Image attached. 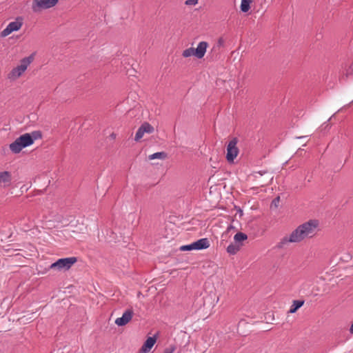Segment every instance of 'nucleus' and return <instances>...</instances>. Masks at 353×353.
<instances>
[{"label":"nucleus","instance_id":"3","mask_svg":"<svg viewBox=\"0 0 353 353\" xmlns=\"http://www.w3.org/2000/svg\"><path fill=\"white\" fill-rule=\"evenodd\" d=\"M36 52H32L28 57H24L20 61L19 65L12 68L8 73V79L11 81L17 80L27 70L28 67L33 62Z\"/></svg>","mask_w":353,"mask_h":353},{"label":"nucleus","instance_id":"2","mask_svg":"<svg viewBox=\"0 0 353 353\" xmlns=\"http://www.w3.org/2000/svg\"><path fill=\"white\" fill-rule=\"evenodd\" d=\"M41 137L42 134L39 130H34L31 133H25L10 144V150L13 153L18 154L22 149L32 145L35 140L40 139Z\"/></svg>","mask_w":353,"mask_h":353},{"label":"nucleus","instance_id":"17","mask_svg":"<svg viewBox=\"0 0 353 353\" xmlns=\"http://www.w3.org/2000/svg\"><path fill=\"white\" fill-rule=\"evenodd\" d=\"M141 129L144 133L151 134L154 132V128L148 122L143 123L141 126Z\"/></svg>","mask_w":353,"mask_h":353},{"label":"nucleus","instance_id":"8","mask_svg":"<svg viewBox=\"0 0 353 353\" xmlns=\"http://www.w3.org/2000/svg\"><path fill=\"white\" fill-rule=\"evenodd\" d=\"M58 0H34L32 10L34 12H38L41 9H48L54 6Z\"/></svg>","mask_w":353,"mask_h":353},{"label":"nucleus","instance_id":"5","mask_svg":"<svg viewBox=\"0 0 353 353\" xmlns=\"http://www.w3.org/2000/svg\"><path fill=\"white\" fill-rule=\"evenodd\" d=\"M77 261V257H68L61 258L58 259L56 262L52 263L50 266V269L68 270L71 266Z\"/></svg>","mask_w":353,"mask_h":353},{"label":"nucleus","instance_id":"12","mask_svg":"<svg viewBox=\"0 0 353 353\" xmlns=\"http://www.w3.org/2000/svg\"><path fill=\"white\" fill-rule=\"evenodd\" d=\"M156 341L157 339L155 336L148 337L142 345L139 353H148L150 352L155 344Z\"/></svg>","mask_w":353,"mask_h":353},{"label":"nucleus","instance_id":"14","mask_svg":"<svg viewBox=\"0 0 353 353\" xmlns=\"http://www.w3.org/2000/svg\"><path fill=\"white\" fill-rule=\"evenodd\" d=\"M241 249V247L239 245V244H236L234 242V243H230L228 247H227V252L230 254H235L237 253V252Z\"/></svg>","mask_w":353,"mask_h":353},{"label":"nucleus","instance_id":"16","mask_svg":"<svg viewBox=\"0 0 353 353\" xmlns=\"http://www.w3.org/2000/svg\"><path fill=\"white\" fill-rule=\"evenodd\" d=\"M167 157V154L164 152H155L152 154H150L149 155L148 157V159L150 160H153V159H165Z\"/></svg>","mask_w":353,"mask_h":353},{"label":"nucleus","instance_id":"24","mask_svg":"<svg viewBox=\"0 0 353 353\" xmlns=\"http://www.w3.org/2000/svg\"><path fill=\"white\" fill-rule=\"evenodd\" d=\"M218 43H219V45H220V46H221V45H222V44L223 43V39H221H221H219V41H218Z\"/></svg>","mask_w":353,"mask_h":353},{"label":"nucleus","instance_id":"4","mask_svg":"<svg viewBox=\"0 0 353 353\" xmlns=\"http://www.w3.org/2000/svg\"><path fill=\"white\" fill-rule=\"evenodd\" d=\"M210 247V242L207 238L200 239L190 244L181 246V251L201 250L207 249Z\"/></svg>","mask_w":353,"mask_h":353},{"label":"nucleus","instance_id":"10","mask_svg":"<svg viewBox=\"0 0 353 353\" xmlns=\"http://www.w3.org/2000/svg\"><path fill=\"white\" fill-rule=\"evenodd\" d=\"M208 46V43L206 41L199 42L196 48H194V56L197 59H202L206 52Z\"/></svg>","mask_w":353,"mask_h":353},{"label":"nucleus","instance_id":"9","mask_svg":"<svg viewBox=\"0 0 353 353\" xmlns=\"http://www.w3.org/2000/svg\"><path fill=\"white\" fill-rule=\"evenodd\" d=\"M134 312L132 309L126 310L121 317L117 318L115 320V324L118 326H124L128 324L132 319Z\"/></svg>","mask_w":353,"mask_h":353},{"label":"nucleus","instance_id":"11","mask_svg":"<svg viewBox=\"0 0 353 353\" xmlns=\"http://www.w3.org/2000/svg\"><path fill=\"white\" fill-rule=\"evenodd\" d=\"M12 176L8 171L0 172V187H8L10 185Z\"/></svg>","mask_w":353,"mask_h":353},{"label":"nucleus","instance_id":"23","mask_svg":"<svg viewBox=\"0 0 353 353\" xmlns=\"http://www.w3.org/2000/svg\"><path fill=\"white\" fill-rule=\"evenodd\" d=\"M199 0H186L185 4L187 6H194L198 3Z\"/></svg>","mask_w":353,"mask_h":353},{"label":"nucleus","instance_id":"22","mask_svg":"<svg viewBox=\"0 0 353 353\" xmlns=\"http://www.w3.org/2000/svg\"><path fill=\"white\" fill-rule=\"evenodd\" d=\"M176 350V347L174 345H171L169 347L165 349L163 353H173Z\"/></svg>","mask_w":353,"mask_h":353},{"label":"nucleus","instance_id":"19","mask_svg":"<svg viewBox=\"0 0 353 353\" xmlns=\"http://www.w3.org/2000/svg\"><path fill=\"white\" fill-rule=\"evenodd\" d=\"M182 55L183 57H185V58L190 57L192 55L194 56V48H189L183 50Z\"/></svg>","mask_w":353,"mask_h":353},{"label":"nucleus","instance_id":"21","mask_svg":"<svg viewBox=\"0 0 353 353\" xmlns=\"http://www.w3.org/2000/svg\"><path fill=\"white\" fill-rule=\"evenodd\" d=\"M280 202V196H276L273 199V201L271 203V208L274 207L275 208H277Z\"/></svg>","mask_w":353,"mask_h":353},{"label":"nucleus","instance_id":"25","mask_svg":"<svg viewBox=\"0 0 353 353\" xmlns=\"http://www.w3.org/2000/svg\"><path fill=\"white\" fill-rule=\"evenodd\" d=\"M239 211H240V212H239V214H241V213H242V210H240Z\"/></svg>","mask_w":353,"mask_h":353},{"label":"nucleus","instance_id":"26","mask_svg":"<svg viewBox=\"0 0 353 353\" xmlns=\"http://www.w3.org/2000/svg\"><path fill=\"white\" fill-rule=\"evenodd\" d=\"M239 211H240V212H239V214H241V213H242V210H240Z\"/></svg>","mask_w":353,"mask_h":353},{"label":"nucleus","instance_id":"15","mask_svg":"<svg viewBox=\"0 0 353 353\" xmlns=\"http://www.w3.org/2000/svg\"><path fill=\"white\" fill-rule=\"evenodd\" d=\"M304 304V301L301 300H296L293 301V304L292 305L290 312L295 313L298 309H299Z\"/></svg>","mask_w":353,"mask_h":353},{"label":"nucleus","instance_id":"13","mask_svg":"<svg viewBox=\"0 0 353 353\" xmlns=\"http://www.w3.org/2000/svg\"><path fill=\"white\" fill-rule=\"evenodd\" d=\"M248 239V236L246 234L243 232H237L234 236V242L241 248L243 245V241Z\"/></svg>","mask_w":353,"mask_h":353},{"label":"nucleus","instance_id":"1","mask_svg":"<svg viewBox=\"0 0 353 353\" xmlns=\"http://www.w3.org/2000/svg\"><path fill=\"white\" fill-rule=\"evenodd\" d=\"M318 227L317 220L312 219L305 222L294 230L289 236L281 238L276 247L278 249H283L290 243H300L305 239L312 238L316 234Z\"/></svg>","mask_w":353,"mask_h":353},{"label":"nucleus","instance_id":"18","mask_svg":"<svg viewBox=\"0 0 353 353\" xmlns=\"http://www.w3.org/2000/svg\"><path fill=\"white\" fill-rule=\"evenodd\" d=\"M252 1V0H241L240 8L243 12H246L250 10V4L251 3Z\"/></svg>","mask_w":353,"mask_h":353},{"label":"nucleus","instance_id":"6","mask_svg":"<svg viewBox=\"0 0 353 353\" xmlns=\"http://www.w3.org/2000/svg\"><path fill=\"white\" fill-rule=\"evenodd\" d=\"M22 26L23 19L21 17L16 18L15 21L9 23L6 28L1 32V37H6L12 32L20 30Z\"/></svg>","mask_w":353,"mask_h":353},{"label":"nucleus","instance_id":"20","mask_svg":"<svg viewBox=\"0 0 353 353\" xmlns=\"http://www.w3.org/2000/svg\"><path fill=\"white\" fill-rule=\"evenodd\" d=\"M144 134L145 133L143 132V130L139 127V129L137 130L136 134H135L134 140L136 141H138L139 140H140L143 137Z\"/></svg>","mask_w":353,"mask_h":353},{"label":"nucleus","instance_id":"7","mask_svg":"<svg viewBox=\"0 0 353 353\" xmlns=\"http://www.w3.org/2000/svg\"><path fill=\"white\" fill-rule=\"evenodd\" d=\"M237 143L238 139L234 137L229 142L227 146L226 159L230 163L233 162L239 154V150L236 146Z\"/></svg>","mask_w":353,"mask_h":353}]
</instances>
